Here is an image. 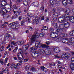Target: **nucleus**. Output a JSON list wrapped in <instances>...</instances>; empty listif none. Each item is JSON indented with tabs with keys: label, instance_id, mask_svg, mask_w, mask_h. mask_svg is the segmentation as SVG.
Segmentation results:
<instances>
[{
	"label": "nucleus",
	"instance_id": "nucleus-1",
	"mask_svg": "<svg viewBox=\"0 0 74 74\" xmlns=\"http://www.w3.org/2000/svg\"><path fill=\"white\" fill-rule=\"evenodd\" d=\"M40 45L41 47L44 48H49V46L44 44H42L41 43V42L39 41H36L35 44V46L37 48H38L39 47V46Z\"/></svg>",
	"mask_w": 74,
	"mask_h": 74
},
{
	"label": "nucleus",
	"instance_id": "nucleus-2",
	"mask_svg": "<svg viewBox=\"0 0 74 74\" xmlns=\"http://www.w3.org/2000/svg\"><path fill=\"white\" fill-rule=\"evenodd\" d=\"M35 37L32 38H31V40H30L28 42V44L29 45H32L35 42V39L36 38V37H38H38V34L36 33L35 34Z\"/></svg>",
	"mask_w": 74,
	"mask_h": 74
},
{
	"label": "nucleus",
	"instance_id": "nucleus-3",
	"mask_svg": "<svg viewBox=\"0 0 74 74\" xmlns=\"http://www.w3.org/2000/svg\"><path fill=\"white\" fill-rule=\"evenodd\" d=\"M64 27V24H60L59 25L58 28L57 30V32L59 33H61L62 32V28H63Z\"/></svg>",
	"mask_w": 74,
	"mask_h": 74
},
{
	"label": "nucleus",
	"instance_id": "nucleus-4",
	"mask_svg": "<svg viewBox=\"0 0 74 74\" xmlns=\"http://www.w3.org/2000/svg\"><path fill=\"white\" fill-rule=\"evenodd\" d=\"M10 11H11V10L10 9V11H8L4 8H3V10H0V12L1 14L3 15V17L7 13H9Z\"/></svg>",
	"mask_w": 74,
	"mask_h": 74
},
{
	"label": "nucleus",
	"instance_id": "nucleus-5",
	"mask_svg": "<svg viewBox=\"0 0 74 74\" xmlns=\"http://www.w3.org/2000/svg\"><path fill=\"white\" fill-rule=\"evenodd\" d=\"M32 56L33 58H37L38 56L40 55V53L38 51H36L33 52L32 54Z\"/></svg>",
	"mask_w": 74,
	"mask_h": 74
},
{
	"label": "nucleus",
	"instance_id": "nucleus-6",
	"mask_svg": "<svg viewBox=\"0 0 74 74\" xmlns=\"http://www.w3.org/2000/svg\"><path fill=\"white\" fill-rule=\"evenodd\" d=\"M64 17L63 15L61 16L58 18V21L60 23H65V21H64Z\"/></svg>",
	"mask_w": 74,
	"mask_h": 74
},
{
	"label": "nucleus",
	"instance_id": "nucleus-7",
	"mask_svg": "<svg viewBox=\"0 0 74 74\" xmlns=\"http://www.w3.org/2000/svg\"><path fill=\"white\" fill-rule=\"evenodd\" d=\"M29 47V45L28 44H27L26 45H24L23 46L22 48L23 51L25 52L26 51H27Z\"/></svg>",
	"mask_w": 74,
	"mask_h": 74
},
{
	"label": "nucleus",
	"instance_id": "nucleus-8",
	"mask_svg": "<svg viewBox=\"0 0 74 74\" xmlns=\"http://www.w3.org/2000/svg\"><path fill=\"white\" fill-rule=\"evenodd\" d=\"M39 19L38 17H36L35 18V19H34L33 21V22L34 23H36L38 24L39 23Z\"/></svg>",
	"mask_w": 74,
	"mask_h": 74
},
{
	"label": "nucleus",
	"instance_id": "nucleus-9",
	"mask_svg": "<svg viewBox=\"0 0 74 74\" xmlns=\"http://www.w3.org/2000/svg\"><path fill=\"white\" fill-rule=\"evenodd\" d=\"M20 55H21V54L20 53H17V57H18V59L20 60H23V56L21 54V57L20 56Z\"/></svg>",
	"mask_w": 74,
	"mask_h": 74
},
{
	"label": "nucleus",
	"instance_id": "nucleus-10",
	"mask_svg": "<svg viewBox=\"0 0 74 74\" xmlns=\"http://www.w3.org/2000/svg\"><path fill=\"white\" fill-rule=\"evenodd\" d=\"M5 4H6V3L4 1L2 3L0 2V8H4V7L5 6Z\"/></svg>",
	"mask_w": 74,
	"mask_h": 74
},
{
	"label": "nucleus",
	"instance_id": "nucleus-11",
	"mask_svg": "<svg viewBox=\"0 0 74 74\" xmlns=\"http://www.w3.org/2000/svg\"><path fill=\"white\" fill-rule=\"evenodd\" d=\"M38 52L39 53L40 55L41 54H42V55H43V54H44V53H45V52L43 49H39L38 51Z\"/></svg>",
	"mask_w": 74,
	"mask_h": 74
},
{
	"label": "nucleus",
	"instance_id": "nucleus-12",
	"mask_svg": "<svg viewBox=\"0 0 74 74\" xmlns=\"http://www.w3.org/2000/svg\"><path fill=\"white\" fill-rule=\"evenodd\" d=\"M13 23H14V24L12 25V27L13 29H15L16 26V25H19V24L18 23V22L17 21L13 22Z\"/></svg>",
	"mask_w": 74,
	"mask_h": 74
},
{
	"label": "nucleus",
	"instance_id": "nucleus-13",
	"mask_svg": "<svg viewBox=\"0 0 74 74\" xmlns=\"http://www.w3.org/2000/svg\"><path fill=\"white\" fill-rule=\"evenodd\" d=\"M64 17V19H69L70 18V16L69 13H66L65 15H63Z\"/></svg>",
	"mask_w": 74,
	"mask_h": 74
},
{
	"label": "nucleus",
	"instance_id": "nucleus-14",
	"mask_svg": "<svg viewBox=\"0 0 74 74\" xmlns=\"http://www.w3.org/2000/svg\"><path fill=\"white\" fill-rule=\"evenodd\" d=\"M60 49L59 48L56 47L54 49V52H55L56 53H59L60 51Z\"/></svg>",
	"mask_w": 74,
	"mask_h": 74
},
{
	"label": "nucleus",
	"instance_id": "nucleus-15",
	"mask_svg": "<svg viewBox=\"0 0 74 74\" xmlns=\"http://www.w3.org/2000/svg\"><path fill=\"white\" fill-rule=\"evenodd\" d=\"M70 22L72 23H74V18L73 16H71L69 17V19Z\"/></svg>",
	"mask_w": 74,
	"mask_h": 74
},
{
	"label": "nucleus",
	"instance_id": "nucleus-16",
	"mask_svg": "<svg viewBox=\"0 0 74 74\" xmlns=\"http://www.w3.org/2000/svg\"><path fill=\"white\" fill-rule=\"evenodd\" d=\"M36 48H36V47H31L29 49V52H33V51H34V50L36 49Z\"/></svg>",
	"mask_w": 74,
	"mask_h": 74
},
{
	"label": "nucleus",
	"instance_id": "nucleus-17",
	"mask_svg": "<svg viewBox=\"0 0 74 74\" xmlns=\"http://www.w3.org/2000/svg\"><path fill=\"white\" fill-rule=\"evenodd\" d=\"M62 3L63 5H66L67 4V0H62Z\"/></svg>",
	"mask_w": 74,
	"mask_h": 74
},
{
	"label": "nucleus",
	"instance_id": "nucleus-18",
	"mask_svg": "<svg viewBox=\"0 0 74 74\" xmlns=\"http://www.w3.org/2000/svg\"><path fill=\"white\" fill-rule=\"evenodd\" d=\"M70 68L71 69V70H74V63H71L70 64Z\"/></svg>",
	"mask_w": 74,
	"mask_h": 74
},
{
	"label": "nucleus",
	"instance_id": "nucleus-19",
	"mask_svg": "<svg viewBox=\"0 0 74 74\" xmlns=\"http://www.w3.org/2000/svg\"><path fill=\"white\" fill-rule=\"evenodd\" d=\"M69 43L70 44H71L73 42H74V38H70L69 39Z\"/></svg>",
	"mask_w": 74,
	"mask_h": 74
},
{
	"label": "nucleus",
	"instance_id": "nucleus-20",
	"mask_svg": "<svg viewBox=\"0 0 74 74\" xmlns=\"http://www.w3.org/2000/svg\"><path fill=\"white\" fill-rule=\"evenodd\" d=\"M64 26L65 28H67L68 27H69V26H70V23H65L64 24Z\"/></svg>",
	"mask_w": 74,
	"mask_h": 74
},
{
	"label": "nucleus",
	"instance_id": "nucleus-21",
	"mask_svg": "<svg viewBox=\"0 0 74 74\" xmlns=\"http://www.w3.org/2000/svg\"><path fill=\"white\" fill-rule=\"evenodd\" d=\"M55 32H53L50 34V36L51 38H55Z\"/></svg>",
	"mask_w": 74,
	"mask_h": 74
},
{
	"label": "nucleus",
	"instance_id": "nucleus-22",
	"mask_svg": "<svg viewBox=\"0 0 74 74\" xmlns=\"http://www.w3.org/2000/svg\"><path fill=\"white\" fill-rule=\"evenodd\" d=\"M65 43H66L68 44V45H70V43H69V38H65Z\"/></svg>",
	"mask_w": 74,
	"mask_h": 74
},
{
	"label": "nucleus",
	"instance_id": "nucleus-23",
	"mask_svg": "<svg viewBox=\"0 0 74 74\" xmlns=\"http://www.w3.org/2000/svg\"><path fill=\"white\" fill-rule=\"evenodd\" d=\"M70 12V9L69 8H67L65 11L64 12V13H66V14H69Z\"/></svg>",
	"mask_w": 74,
	"mask_h": 74
},
{
	"label": "nucleus",
	"instance_id": "nucleus-24",
	"mask_svg": "<svg viewBox=\"0 0 74 74\" xmlns=\"http://www.w3.org/2000/svg\"><path fill=\"white\" fill-rule=\"evenodd\" d=\"M56 0H50V3L51 5H54L55 2Z\"/></svg>",
	"mask_w": 74,
	"mask_h": 74
},
{
	"label": "nucleus",
	"instance_id": "nucleus-25",
	"mask_svg": "<svg viewBox=\"0 0 74 74\" xmlns=\"http://www.w3.org/2000/svg\"><path fill=\"white\" fill-rule=\"evenodd\" d=\"M40 10L42 12H44V6L42 4V5L41 7H40Z\"/></svg>",
	"mask_w": 74,
	"mask_h": 74
},
{
	"label": "nucleus",
	"instance_id": "nucleus-26",
	"mask_svg": "<svg viewBox=\"0 0 74 74\" xmlns=\"http://www.w3.org/2000/svg\"><path fill=\"white\" fill-rule=\"evenodd\" d=\"M3 17L4 18H8L10 17V14H7L6 13Z\"/></svg>",
	"mask_w": 74,
	"mask_h": 74
},
{
	"label": "nucleus",
	"instance_id": "nucleus-27",
	"mask_svg": "<svg viewBox=\"0 0 74 74\" xmlns=\"http://www.w3.org/2000/svg\"><path fill=\"white\" fill-rule=\"evenodd\" d=\"M32 4H33L34 5L38 6V2H34L32 3Z\"/></svg>",
	"mask_w": 74,
	"mask_h": 74
},
{
	"label": "nucleus",
	"instance_id": "nucleus-28",
	"mask_svg": "<svg viewBox=\"0 0 74 74\" xmlns=\"http://www.w3.org/2000/svg\"><path fill=\"white\" fill-rule=\"evenodd\" d=\"M23 4L25 5H28V2L25 0H24L23 1Z\"/></svg>",
	"mask_w": 74,
	"mask_h": 74
},
{
	"label": "nucleus",
	"instance_id": "nucleus-29",
	"mask_svg": "<svg viewBox=\"0 0 74 74\" xmlns=\"http://www.w3.org/2000/svg\"><path fill=\"white\" fill-rule=\"evenodd\" d=\"M7 24H2L1 25V27L2 29H4L6 28L7 27Z\"/></svg>",
	"mask_w": 74,
	"mask_h": 74
},
{
	"label": "nucleus",
	"instance_id": "nucleus-30",
	"mask_svg": "<svg viewBox=\"0 0 74 74\" xmlns=\"http://www.w3.org/2000/svg\"><path fill=\"white\" fill-rule=\"evenodd\" d=\"M55 4L56 6H59L60 5V3L58 1H55L54 5Z\"/></svg>",
	"mask_w": 74,
	"mask_h": 74
},
{
	"label": "nucleus",
	"instance_id": "nucleus-31",
	"mask_svg": "<svg viewBox=\"0 0 74 74\" xmlns=\"http://www.w3.org/2000/svg\"><path fill=\"white\" fill-rule=\"evenodd\" d=\"M18 52V53H20L21 55H23V51H22V49H19Z\"/></svg>",
	"mask_w": 74,
	"mask_h": 74
},
{
	"label": "nucleus",
	"instance_id": "nucleus-32",
	"mask_svg": "<svg viewBox=\"0 0 74 74\" xmlns=\"http://www.w3.org/2000/svg\"><path fill=\"white\" fill-rule=\"evenodd\" d=\"M49 21V17H47L45 18V22H48Z\"/></svg>",
	"mask_w": 74,
	"mask_h": 74
},
{
	"label": "nucleus",
	"instance_id": "nucleus-33",
	"mask_svg": "<svg viewBox=\"0 0 74 74\" xmlns=\"http://www.w3.org/2000/svg\"><path fill=\"white\" fill-rule=\"evenodd\" d=\"M65 56H68L69 57H70L71 56L70 53H65Z\"/></svg>",
	"mask_w": 74,
	"mask_h": 74
},
{
	"label": "nucleus",
	"instance_id": "nucleus-34",
	"mask_svg": "<svg viewBox=\"0 0 74 74\" xmlns=\"http://www.w3.org/2000/svg\"><path fill=\"white\" fill-rule=\"evenodd\" d=\"M68 3L69 4H73V1L72 0H69H69H68Z\"/></svg>",
	"mask_w": 74,
	"mask_h": 74
},
{
	"label": "nucleus",
	"instance_id": "nucleus-35",
	"mask_svg": "<svg viewBox=\"0 0 74 74\" xmlns=\"http://www.w3.org/2000/svg\"><path fill=\"white\" fill-rule=\"evenodd\" d=\"M29 69H30V68H29V65H27L26 66L25 68V70H26L27 71V70H29Z\"/></svg>",
	"mask_w": 74,
	"mask_h": 74
},
{
	"label": "nucleus",
	"instance_id": "nucleus-36",
	"mask_svg": "<svg viewBox=\"0 0 74 74\" xmlns=\"http://www.w3.org/2000/svg\"><path fill=\"white\" fill-rule=\"evenodd\" d=\"M5 36H7V37H8L9 38L11 37V35H10V34L8 33H7L5 34Z\"/></svg>",
	"mask_w": 74,
	"mask_h": 74
},
{
	"label": "nucleus",
	"instance_id": "nucleus-37",
	"mask_svg": "<svg viewBox=\"0 0 74 74\" xmlns=\"http://www.w3.org/2000/svg\"><path fill=\"white\" fill-rule=\"evenodd\" d=\"M17 17H18V15H14V16H12V19H16V18H17Z\"/></svg>",
	"mask_w": 74,
	"mask_h": 74
},
{
	"label": "nucleus",
	"instance_id": "nucleus-38",
	"mask_svg": "<svg viewBox=\"0 0 74 74\" xmlns=\"http://www.w3.org/2000/svg\"><path fill=\"white\" fill-rule=\"evenodd\" d=\"M0 50L1 51H3L4 50V46L2 45L1 46V47L0 48Z\"/></svg>",
	"mask_w": 74,
	"mask_h": 74
},
{
	"label": "nucleus",
	"instance_id": "nucleus-39",
	"mask_svg": "<svg viewBox=\"0 0 74 74\" xmlns=\"http://www.w3.org/2000/svg\"><path fill=\"white\" fill-rule=\"evenodd\" d=\"M58 13L55 12L54 13L53 16H55L56 17H58Z\"/></svg>",
	"mask_w": 74,
	"mask_h": 74
},
{
	"label": "nucleus",
	"instance_id": "nucleus-40",
	"mask_svg": "<svg viewBox=\"0 0 74 74\" xmlns=\"http://www.w3.org/2000/svg\"><path fill=\"white\" fill-rule=\"evenodd\" d=\"M8 38H9L7 36H6L5 35L4 36V41H7L8 40Z\"/></svg>",
	"mask_w": 74,
	"mask_h": 74
},
{
	"label": "nucleus",
	"instance_id": "nucleus-41",
	"mask_svg": "<svg viewBox=\"0 0 74 74\" xmlns=\"http://www.w3.org/2000/svg\"><path fill=\"white\" fill-rule=\"evenodd\" d=\"M53 26H54V27L55 29H56L58 27V23H55Z\"/></svg>",
	"mask_w": 74,
	"mask_h": 74
},
{
	"label": "nucleus",
	"instance_id": "nucleus-42",
	"mask_svg": "<svg viewBox=\"0 0 74 74\" xmlns=\"http://www.w3.org/2000/svg\"><path fill=\"white\" fill-rule=\"evenodd\" d=\"M16 10H18V8H17V7L14 8V9L13 12H14V14H15L16 12Z\"/></svg>",
	"mask_w": 74,
	"mask_h": 74
},
{
	"label": "nucleus",
	"instance_id": "nucleus-43",
	"mask_svg": "<svg viewBox=\"0 0 74 74\" xmlns=\"http://www.w3.org/2000/svg\"><path fill=\"white\" fill-rule=\"evenodd\" d=\"M21 12H18L16 11V12L15 14H17L16 15H17L18 16V15H21L20 13H21Z\"/></svg>",
	"mask_w": 74,
	"mask_h": 74
},
{
	"label": "nucleus",
	"instance_id": "nucleus-44",
	"mask_svg": "<svg viewBox=\"0 0 74 74\" xmlns=\"http://www.w3.org/2000/svg\"><path fill=\"white\" fill-rule=\"evenodd\" d=\"M26 20L28 22H30V19L28 17L26 18Z\"/></svg>",
	"mask_w": 74,
	"mask_h": 74
},
{
	"label": "nucleus",
	"instance_id": "nucleus-45",
	"mask_svg": "<svg viewBox=\"0 0 74 74\" xmlns=\"http://www.w3.org/2000/svg\"><path fill=\"white\" fill-rule=\"evenodd\" d=\"M56 40L57 41H61L62 40V38H58L56 39Z\"/></svg>",
	"mask_w": 74,
	"mask_h": 74
},
{
	"label": "nucleus",
	"instance_id": "nucleus-46",
	"mask_svg": "<svg viewBox=\"0 0 74 74\" xmlns=\"http://www.w3.org/2000/svg\"><path fill=\"white\" fill-rule=\"evenodd\" d=\"M46 44V45L47 46H48V45H49V44H50V42L49 41H47L45 42Z\"/></svg>",
	"mask_w": 74,
	"mask_h": 74
},
{
	"label": "nucleus",
	"instance_id": "nucleus-47",
	"mask_svg": "<svg viewBox=\"0 0 74 74\" xmlns=\"http://www.w3.org/2000/svg\"><path fill=\"white\" fill-rule=\"evenodd\" d=\"M44 36V34H43V33H40V34L39 36L40 37H42Z\"/></svg>",
	"mask_w": 74,
	"mask_h": 74
},
{
	"label": "nucleus",
	"instance_id": "nucleus-48",
	"mask_svg": "<svg viewBox=\"0 0 74 74\" xmlns=\"http://www.w3.org/2000/svg\"><path fill=\"white\" fill-rule=\"evenodd\" d=\"M11 44L12 45L13 44L14 46H15L16 45V42L14 41H12L11 43Z\"/></svg>",
	"mask_w": 74,
	"mask_h": 74
},
{
	"label": "nucleus",
	"instance_id": "nucleus-49",
	"mask_svg": "<svg viewBox=\"0 0 74 74\" xmlns=\"http://www.w3.org/2000/svg\"><path fill=\"white\" fill-rule=\"evenodd\" d=\"M16 44H18V45H21L22 44L21 43V42L20 41H18L16 42Z\"/></svg>",
	"mask_w": 74,
	"mask_h": 74
},
{
	"label": "nucleus",
	"instance_id": "nucleus-50",
	"mask_svg": "<svg viewBox=\"0 0 74 74\" xmlns=\"http://www.w3.org/2000/svg\"><path fill=\"white\" fill-rule=\"evenodd\" d=\"M65 50L66 51H70V49L68 47H66L65 49Z\"/></svg>",
	"mask_w": 74,
	"mask_h": 74
},
{
	"label": "nucleus",
	"instance_id": "nucleus-51",
	"mask_svg": "<svg viewBox=\"0 0 74 74\" xmlns=\"http://www.w3.org/2000/svg\"><path fill=\"white\" fill-rule=\"evenodd\" d=\"M15 49H14L13 50V52L14 53H15V52H16V51H17V50H18V47H16Z\"/></svg>",
	"mask_w": 74,
	"mask_h": 74
},
{
	"label": "nucleus",
	"instance_id": "nucleus-52",
	"mask_svg": "<svg viewBox=\"0 0 74 74\" xmlns=\"http://www.w3.org/2000/svg\"><path fill=\"white\" fill-rule=\"evenodd\" d=\"M58 37L59 36H58V34L55 32V38H58Z\"/></svg>",
	"mask_w": 74,
	"mask_h": 74
},
{
	"label": "nucleus",
	"instance_id": "nucleus-53",
	"mask_svg": "<svg viewBox=\"0 0 74 74\" xmlns=\"http://www.w3.org/2000/svg\"><path fill=\"white\" fill-rule=\"evenodd\" d=\"M25 25V21H22L21 25V26H23V25Z\"/></svg>",
	"mask_w": 74,
	"mask_h": 74
},
{
	"label": "nucleus",
	"instance_id": "nucleus-54",
	"mask_svg": "<svg viewBox=\"0 0 74 74\" xmlns=\"http://www.w3.org/2000/svg\"><path fill=\"white\" fill-rule=\"evenodd\" d=\"M55 23V21H51V25H52V26H53Z\"/></svg>",
	"mask_w": 74,
	"mask_h": 74
},
{
	"label": "nucleus",
	"instance_id": "nucleus-55",
	"mask_svg": "<svg viewBox=\"0 0 74 74\" xmlns=\"http://www.w3.org/2000/svg\"><path fill=\"white\" fill-rule=\"evenodd\" d=\"M53 28L51 27L50 28L49 31L50 32H53Z\"/></svg>",
	"mask_w": 74,
	"mask_h": 74
},
{
	"label": "nucleus",
	"instance_id": "nucleus-56",
	"mask_svg": "<svg viewBox=\"0 0 74 74\" xmlns=\"http://www.w3.org/2000/svg\"><path fill=\"white\" fill-rule=\"evenodd\" d=\"M13 25H14V23H10L9 25V26H10V27H12V26Z\"/></svg>",
	"mask_w": 74,
	"mask_h": 74
},
{
	"label": "nucleus",
	"instance_id": "nucleus-57",
	"mask_svg": "<svg viewBox=\"0 0 74 74\" xmlns=\"http://www.w3.org/2000/svg\"><path fill=\"white\" fill-rule=\"evenodd\" d=\"M31 70L32 71H36V70L34 67H32L31 68Z\"/></svg>",
	"mask_w": 74,
	"mask_h": 74
},
{
	"label": "nucleus",
	"instance_id": "nucleus-58",
	"mask_svg": "<svg viewBox=\"0 0 74 74\" xmlns=\"http://www.w3.org/2000/svg\"><path fill=\"white\" fill-rule=\"evenodd\" d=\"M28 29L29 30H30V31H31L32 30H33V28L32 27H29V28H28Z\"/></svg>",
	"mask_w": 74,
	"mask_h": 74
},
{
	"label": "nucleus",
	"instance_id": "nucleus-59",
	"mask_svg": "<svg viewBox=\"0 0 74 74\" xmlns=\"http://www.w3.org/2000/svg\"><path fill=\"white\" fill-rule=\"evenodd\" d=\"M69 35H70V36H74L73 35V31L70 32Z\"/></svg>",
	"mask_w": 74,
	"mask_h": 74
},
{
	"label": "nucleus",
	"instance_id": "nucleus-60",
	"mask_svg": "<svg viewBox=\"0 0 74 74\" xmlns=\"http://www.w3.org/2000/svg\"><path fill=\"white\" fill-rule=\"evenodd\" d=\"M11 67L12 69H13V68H15V64H14V63H13L12 64V65L11 66Z\"/></svg>",
	"mask_w": 74,
	"mask_h": 74
},
{
	"label": "nucleus",
	"instance_id": "nucleus-61",
	"mask_svg": "<svg viewBox=\"0 0 74 74\" xmlns=\"http://www.w3.org/2000/svg\"><path fill=\"white\" fill-rule=\"evenodd\" d=\"M22 16H19V17H18V20H19V21H21V20H22Z\"/></svg>",
	"mask_w": 74,
	"mask_h": 74
},
{
	"label": "nucleus",
	"instance_id": "nucleus-62",
	"mask_svg": "<svg viewBox=\"0 0 74 74\" xmlns=\"http://www.w3.org/2000/svg\"><path fill=\"white\" fill-rule=\"evenodd\" d=\"M57 17L56 16H53V19L54 21H56L57 20Z\"/></svg>",
	"mask_w": 74,
	"mask_h": 74
},
{
	"label": "nucleus",
	"instance_id": "nucleus-63",
	"mask_svg": "<svg viewBox=\"0 0 74 74\" xmlns=\"http://www.w3.org/2000/svg\"><path fill=\"white\" fill-rule=\"evenodd\" d=\"M63 36L64 37H66L67 36V34H62Z\"/></svg>",
	"mask_w": 74,
	"mask_h": 74
},
{
	"label": "nucleus",
	"instance_id": "nucleus-64",
	"mask_svg": "<svg viewBox=\"0 0 74 74\" xmlns=\"http://www.w3.org/2000/svg\"><path fill=\"white\" fill-rule=\"evenodd\" d=\"M74 62V57H73L71 58V62Z\"/></svg>",
	"mask_w": 74,
	"mask_h": 74
}]
</instances>
